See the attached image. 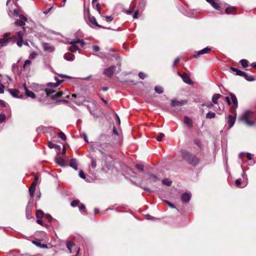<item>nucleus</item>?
I'll return each instance as SVG.
<instances>
[{
  "mask_svg": "<svg viewBox=\"0 0 256 256\" xmlns=\"http://www.w3.org/2000/svg\"><path fill=\"white\" fill-rule=\"evenodd\" d=\"M181 154L184 160L192 165L196 166L200 162V159L198 158L186 150H182Z\"/></svg>",
  "mask_w": 256,
  "mask_h": 256,
  "instance_id": "obj_1",
  "label": "nucleus"
},
{
  "mask_svg": "<svg viewBox=\"0 0 256 256\" xmlns=\"http://www.w3.org/2000/svg\"><path fill=\"white\" fill-rule=\"evenodd\" d=\"M54 80L56 81V82H49L47 84V88L44 89V92L46 94L47 96H48L50 94H53L56 92V88L64 80H59L58 78L56 76L54 77Z\"/></svg>",
  "mask_w": 256,
  "mask_h": 256,
  "instance_id": "obj_2",
  "label": "nucleus"
},
{
  "mask_svg": "<svg viewBox=\"0 0 256 256\" xmlns=\"http://www.w3.org/2000/svg\"><path fill=\"white\" fill-rule=\"evenodd\" d=\"M14 14L16 16H18L20 18V20H16L14 22V24L16 26H22L23 30L25 31L26 28L24 27V26L26 24V22L27 21L26 18L23 15L20 14L18 11L16 10H14Z\"/></svg>",
  "mask_w": 256,
  "mask_h": 256,
  "instance_id": "obj_3",
  "label": "nucleus"
},
{
  "mask_svg": "<svg viewBox=\"0 0 256 256\" xmlns=\"http://www.w3.org/2000/svg\"><path fill=\"white\" fill-rule=\"evenodd\" d=\"M252 114V112L250 110L246 111L242 116H240V120L241 121L244 122L248 126H252L254 124V122H250L248 118L250 116L251 114Z\"/></svg>",
  "mask_w": 256,
  "mask_h": 256,
  "instance_id": "obj_4",
  "label": "nucleus"
},
{
  "mask_svg": "<svg viewBox=\"0 0 256 256\" xmlns=\"http://www.w3.org/2000/svg\"><path fill=\"white\" fill-rule=\"evenodd\" d=\"M110 144L107 142L95 143L93 146V149L94 150H98L102 154H104V150L108 148Z\"/></svg>",
  "mask_w": 256,
  "mask_h": 256,
  "instance_id": "obj_5",
  "label": "nucleus"
},
{
  "mask_svg": "<svg viewBox=\"0 0 256 256\" xmlns=\"http://www.w3.org/2000/svg\"><path fill=\"white\" fill-rule=\"evenodd\" d=\"M116 70V66H112L109 68H108L104 70V74H105L108 78H111L114 73Z\"/></svg>",
  "mask_w": 256,
  "mask_h": 256,
  "instance_id": "obj_6",
  "label": "nucleus"
},
{
  "mask_svg": "<svg viewBox=\"0 0 256 256\" xmlns=\"http://www.w3.org/2000/svg\"><path fill=\"white\" fill-rule=\"evenodd\" d=\"M226 119H227L228 122V129H230L234 126V125L235 123L236 119V114H235L234 116L229 114L227 116Z\"/></svg>",
  "mask_w": 256,
  "mask_h": 256,
  "instance_id": "obj_7",
  "label": "nucleus"
},
{
  "mask_svg": "<svg viewBox=\"0 0 256 256\" xmlns=\"http://www.w3.org/2000/svg\"><path fill=\"white\" fill-rule=\"evenodd\" d=\"M146 179L150 183H152L158 180V178L155 174H151L149 172H146Z\"/></svg>",
  "mask_w": 256,
  "mask_h": 256,
  "instance_id": "obj_8",
  "label": "nucleus"
},
{
  "mask_svg": "<svg viewBox=\"0 0 256 256\" xmlns=\"http://www.w3.org/2000/svg\"><path fill=\"white\" fill-rule=\"evenodd\" d=\"M178 74L181 76L185 83L188 84H193L192 81L190 80V76L186 73L184 72L182 74Z\"/></svg>",
  "mask_w": 256,
  "mask_h": 256,
  "instance_id": "obj_9",
  "label": "nucleus"
},
{
  "mask_svg": "<svg viewBox=\"0 0 256 256\" xmlns=\"http://www.w3.org/2000/svg\"><path fill=\"white\" fill-rule=\"evenodd\" d=\"M187 102L186 100H172L171 102V106H182Z\"/></svg>",
  "mask_w": 256,
  "mask_h": 256,
  "instance_id": "obj_10",
  "label": "nucleus"
},
{
  "mask_svg": "<svg viewBox=\"0 0 256 256\" xmlns=\"http://www.w3.org/2000/svg\"><path fill=\"white\" fill-rule=\"evenodd\" d=\"M68 44H71V46L69 48V50L71 52H74L76 50H80L79 48L77 46L74 40H72L68 42Z\"/></svg>",
  "mask_w": 256,
  "mask_h": 256,
  "instance_id": "obj_11",
  "label": "nucleus"
},
{
  "mask_svg": "<svg viewBox=\"0 0 256 256\" xmlns=\"http://www.w3.org/2000/svg\"><path fill=\"white\" fill-rule=\"evenodd\" d=\"M72 96L74 98H78V100L75 102L76 104L80 105L82 104L84 101V97L81 96L80 95H77L76 94H72Z\"/></svg>",
  "mask_w": 256,
  "mask_h": 256,
  "instance_id": "obj_12",
  "label": "nucleus"
},
{
  "mask_svg": "<svg viewBox=\"0 0 256 256\" xmlns=\"http://www.w3.org/2000/svg\"><path fill=\"white\" fill-rule=\"evenodd\" d=\"M211 50V48L209 47H206L204 48H203L202 50H200L198 52L197 54L195 55H194V58H198L200 55L208 54V53Z\"/></svg>",
  "mask_w": 256,
  "mask_h": 256,
  "instance_id": "obj_13",
  "label": "nucleus"
},
{
  "mask_svg": "<svg viewBox=\"0 0 256 256\" xmlns=\"http://www.w3.org/2000/svg\"><path fill=\"white\" fill-rule=\"evenodd\" d=\"M8 91L12 96L14 98H21L22 97V95L20 94V92L16 90L10 89Z\"/></svg>",
  "mask_w": 256,
  "mask_h": 256,
  "instance_id": "obj_14",
  "label": "nucleus"
},
{
  "mask_svg": "<svg viewBox=\"0 0 256 256\" xmlns=\"http://www.w3.org/2000/svg\"><path fill=\"white\" fill-rule=\"evenodd\" d=\"M190 198H191L190 193L184 192L181 196V198H182V202H186V203L188 202Z\"/></svg>",
  "mask_w": 256,
  "mask_h": 256,
  "instance_id": "obj_15",
  "label": "nucleus"
},
{
  "mask_svg": "<svg viewBox=\"0 0 256 256\" xmlns=\"http://www.w3.org/2000/svg\"><path fill=\"white\" fill-rule=\"evenodd\" d=\"M44 49L45 51H48L49 52H53L54 51V48L51 44L45 43L43 44Z\"/></svg>",
  "mask_w": 256,
  "mask_h": 256,
  "instance_id": "obj_16",
  "label": "nucleus"
},
{
  "mask_svg": "<svg viewBox=\"0 0 256 256\" xmlns=\"http://www.w3.org/2000/svg\"><path fill=\"white\" fill-rule=\"evenodd\" d=\"M36 184H37V182H34L32 183L30 188H29L30 194V196H31V197H32V198L34 196L36 186Z\"/></svg>",
  "mask_w": 256,
  "mask_h": 256,
  "instance_id": "obj_17",
  "label": "nucleus"
},
{
  "mask_svg": "<svg viewBox=\"0 0 256 256\" xmlns=\"http://www.w3.org/2000/svg\"><path fill=\"white\" fill-rule=\"evenodd\" d=\"M24 88L26 96L31 98H36V94L28 90L25 84H24Z\"/></svg>",
  "mask_w": 256,
  "mask_h": 256,
  "instance_id": "obj_18",
  "label": "nucleus"
},
{
  "mask_svg": "<svg viewBox=\"0 0 256 256\" xmlns=\"http://www.w3.org/2000/svg\"><path fill=\"white\" fill-rule=\"evenodd\" d=\"M88 20H89V22L92 24H93L94 25L98 27H99V28L102 27L101 26H100L98 24V23L96 22V18L93 16H90L89 14H88Z\"/></svg>",
  "mask_w": 256,
  "mask_h": 256,
  "instance_id": "obj_19",
  "label": "nucleus"
},
{
  "mask_svg": "<svg viewBox=\"0 0 256 256\" xmlns=\"http://www.w3.org/2000/svg\"><path fill=\"white\" fill-rule=\"evenodd\" d=\"M207 2L210 3L211 6L215 9L218 10L220 8L219 4L216 0H206Z\"/></svg>",
  "mask_w": 256,
  "mask_h": 256,
  "instance_id": "obj_20",
  "label": "nucleus"
},
{
  "mask_svg": "<svg viewBox=\"0 0 256 256\" xmlns=\"http://www.w3.org/2000/svg\"><path fill=\"white\" fill-rule=\"evenodd\" d=\"M230 96L231 97L232 101L234 104V109H236L238 106V102L237 98H236L235 94L232 93H230Z\"/></svg>",
  "mask_w": 256,
  "mask_h": 256,
  "instance_id": "obj_21",
  "label": "nucleus"
},
{
  "mask_svg": "<svg viewBox=\"0 0 256 256\" xmlns=\"http://www.w3.org/2000/svg\"><path fill=\"white\" fill-rule=\"evenodd\" d=\"M184 122L187 126L188 128H192V120L191 118H189L188 116H184Z\"/></svg>",
  "mask_w": 256,
  "mask_h": 256,
  "instance_id": "obj_22",
  "label": "nucleus"
},
{
  "mask_svg": "<svg viewBox=\"0 0 256 256\" xmlns=\"http://www.w3.org/2000/svg\"><path fill=\"white\" fill-rule=\"evenodd\" d=\"M56 162L61 166H64L66 163L64 160L62 158H55Z\"/></svg>",
  "mask_w": 256,
  "mask_h": 256,
  "instance_id": "obj_23",
  "label": "nucleus"
},
{
  "mask_svg": "<svg viewBox=\"0 0 256 256\" xmlns=\"http://www.w3.org/2000/svg\"><path fill=\"white\" fill-rule=\"evenodd\" d=\"M74 56L72 53L68 52L64 54V58L67 60H72L74 58Z\"/></svg>",
  "mask_w": 256,
  "mask_h": 256,
  "instance_id": "obj_24",
  "label": "nucleus"
},
{
  "mask_svg": "<svg viewBox=\"0 0 256 256\" xmlns=\"http://www.w3.org/2000/svg\"><path fill=\"white\" fill-rule=\"evenodd\" d=\"M70 166L74 168L75 170H78V162L75 158H72L70 162Z\"/></svg>",
  "mask_w": 256,
  "mask_h": 256,
  "instance_id": "obj_25",
  "label": "nucleus"
},
{
  "mask_svg": "<svg viewBox=\"0 0 256 256\" xmlns=\"http://www.w3.org/2000/svg\"><path fill=\"white\" fill-rule=\"evenodd\" d=\"M11 38H0V44L2 46H6L8 44V42L10 40Z\"/></svg>",
  "mask_w": 256,
  "mask_h": 256,
  "instance_id": "obj_26",
  "label": "nucleus"
},
{
  "mask_svg": "<svg viewBox=\"0 0 256 256\" xmlns=\"http://www.w3.org/2000/svg\"><path fill=\"white\" fill-rule=\"evenodd\" d=\"M32 206L31 205L28 204L26 208V215L28 218H31L30 210H32Z\"/></svg>",
  "mask_w": 256,
  "mask_h": 256,
  "instance_id": "obj_27",
  "label": "nucleus"
},
{
  "mask_svg": "<svg viewBox=\"0 0 256 256\" xmlns=\"http://www.w3.org/2000/svg\"><path fill=\"white\" fill-rule=\"evenodd\" d=\"M221 96L220 94H214L212 98V102L214 104H216L218 103V100L220 98Z\"/></svg>",
  "mask_w": 256,
  "mask_h": 256,
  "instance_id": "obj_28",
  "label": "nucleus"
},
{
  "mask_svg": "<svg viewBox=\"0 0 256 256\" xmlns=\"http://www.w3.org/2000/svg\"><path fill=\"white\" fill-rule=\"evenodd\" d=\"M48 146L50 148H57V149H58V150L60 149V146L57 145V144H54V143H52V142H48Z\"/></svg>",
  "mask_w": 256,
  "mask_h": 256,
  "instance_id": "obj_29",
  "label": "nucleus"
},
{
  "mask_svg": "<svg viewBox=\"0 0 256 256\" xmlns=\"http://www.w3.org/2000/svg\"><path fill=\"white\" fill-rule=\"evenodd\" d=\"M64 94V92L62 91H60L57 92L54 95L52 96V98L54 100L56 98H58L62 96Z\"/></svg>",
  "mask_w": 256,
  "mask_h": 256,
  "instance_id": "obj_30",
  "label": "nucleus"
},
{
  "mask_svg": "<svg viewBox=\"0 0 256 256\" xmlns=\"http://www.w3.org/2000/svg\"><path fill=\"white\" fill-rule=\"evenodd\" d=\"M154 90L156 93H158V94H162L164 92L163 88L162 86H155Z\"/></svg>",
  "mask_w": 256,
  "mask_h": 256,
  "instance_id": "obj_31",
  "label": "nucleus"
},
{
  "mask_svg": "<svg viewBox=\"0 0 256 256\" xmlns=\"http://www.w3.org/2000/svg\"><path fill=\"white\" fill-rule=\"evenodd\" d=\"M44 216V212L42 210H36V216L38 218H42Z\"/></svg>",
  "mask_w": 256,
  "mask_h": 256,
  "instance_id": "obj_32",
  "label": "nucleus"
},
{
  "mask_svg": "<svg viewBox=\"0 0 256 256\" xmlns=\"http://www.w3.org/2000/svg\"><path fill=\"white\" fill-rule=\"evenodd\" d=\"M236 10V8L234 6H231L227 8L226 10V12L227 14H232L233 11H234Z\"/></svg>",
  "mask_w": 256,
  "mask_h": 256,
  "instance_id": "obj_33",
  "label": "nucleus"
},
{
  "mask_svg": "<svg viewBox=\"0 0 256 256\" xmlns=\"http://www.w3.org/2000/svg\"><path fill=\"white\" fill-rule=\"evenodd\" d=\"M216 116V114L214 112H209L206 114V118H212Z\"/></svg>",
  "mask_w": 256,
  "mask_h": 256,
  "instance_id": "obj_34",
  "label": "nucleus"
},
{
  "mask_svg": "<svg viewBox=\"0 0 256 256\" xmlns=\"http://www.w3.org/2000/svg\"><path fill=\"white\" fill-rule=\"evenodd\" d=\"M240 62L244 68H246L248 66V62L246 59H242L240 60Z\"/></svg>",
  "mask_w": 256,
  "mask_h": 256,
  "instance_id": "obj_35",
  "label": "nucleus"
},
{
  "mask_svg": "<svg viewBox=\"0 0 256 256\" xmlns=\"http://www.w3.org/2000/svg\"><path fill=\"white\" fill-rule=\"evenodd\" d=\"M74 246V244L73 242H66V246L68 250H70V252H72V249Z\"/></svg>",
  "mask_w": 256,
  "mask_h": 256,
  "instance_id": "obj_36",
  "label": "nucleus"
},
{
  "mask_svg": "<svg viewBox=\"0 0 256 256\" xmlns=\"http://www.w3.org/2000/svg\"><path fill=\"white\" fill-rule=\"evenodd\" d=\"M162 182L167 186H170L172 184V182L166 178L163 180Z\"/></svg>",
  "mask_w": 256,
  "mask_h": 256,
  "instance_id": "obj_37",
  "label": "nucleus"
},
{
  "mask_svg": "<svg viewBox=\"0 0 256 256\" xmlns=\"http://www.w3.org/2000/svg\"><path fill=\"white\" fill-rule=\"evenodd\" d=\"M164 136V134L163 133H160L156 136V139L158 142H161L162 138Z\"/></svg>",
  "mask_w": 256,
  "mask_h": 256,
  "instance_id": "obj_38",
  "label": "nucleus"
},
{
  "mask_svg": "<svg viewBox=\"0 0 256 256\" xmlns=\"http://www.w3.org/2000/svg\"><path fill=\"white\" fill-rule=\"evenodd\" d=\"M76 44H80L82 46H83L85 44V42L82 40H80L79 38H77L76 40H74Z\"/></svg>",
  "mask_w": 256,
  "mask_h": 256,
  "instance_id": "obj_39",
  "label": "nucleus"
},
{
  "mask_svg": "<svg viewBox=\"0 0 256 256\" xmlns=\"http://www.w3.org/2000/svg\"><path fill=\"white\" fill-rule=\"evenodd\" d=\"M246 76H244V78L246 80L248 81L252 82L254 80V78H253L252 76H249L248 74L246 73Z\"/></svg>",
  "mask_w": 256,
  "mask_h": 256,
  "instance_id": "obj_40",
  "label": "nucleus"
},
{
  "mask_svg": "<svg viewBox=\"0 0 256 256\" xmlns=\"http://www.w3.org/2000/svg\"><path fill=\"white\" fill-rule=\"evenodd\" d=\"M80 204V200H74L72 202H71V206L72 207H76L78 206V204Z\"/></svg>",
  "mask_w": 256,
  "mask_h": 256,
  "instance_id": "obj_41",
  "label": "nucleus"
},
{
  "mask_svg": "<svg viewBox=\"0 0 256 256\" xmlns=\"http://www.w3.org/2000/svg\"><path fill=\"white\" fill-rule=\"evenodd\" d=\"M31 64V61L29 60H27L24 62V68H26L27 66H28Z\"/></svg>",
  "mask_w": 256,
  "mask_h": 256,
  "instance_id": "obj_42",
  "label": "nucleus"
},
{
  "mask_svg": "<svg viewBox=\"0 0 256 256\" xmlns=\"http://www.w3.org/2000/svg\"><path fill=\"white\" fill-rule=\"evenodd\" d=\"M59 136H60V138H61L64 140H66V135L62 132H60L59 133Z\"/></svg>",
  "mask_w": 256,
  "mask_h": 256,
  "instance_id": "obj_43",
  "label": "nucleus"
},
{
  "mask_svg": "<svg viewBox=\"0 0 256 256\" xmlns=\"http://www.w3.org/2000/svg\"><path fill=\"white\" fill-rule=\"evenodd\" d=\"M17 36H18V39L20 40H23V37H24V33L22 32H17Z\"/></svg>",
  "mask_w": 256,
  "mask_h": 256,
  "instance_id": "obj_44",
  "label": "nucleus"
},
{
  "mask_svg": "<svg viewBox=\"0 0 256 256\" xmlns=\"http://www.w3.org/2000/svg\"><path fill=\"white\" fill-rule=\"evenodd\" d=\"M236 75L244 77V76H246V73L244 72L239 70L238 71V73L236 74Z\"/></svg>",
  "mask_w": 256,
  "mask_h": 256,
  "instance_id": "obj_45",
  "label": "nucleus"
},
{
  "mask_svg": "<svg viewBox=\"0 0 256 256\" xmlns=\"http://www.w3.org/2000/svg\"><path fill=\"white\" fill-rule=\"evenodd\" d=\"M91 166L93 168H96V162L94 159H92V160Z\"/></svg>",
  "mask_w": 256,
  "mask_h": 256,
  "instance_id": "obj_46",
  "label": "nucleus"
},
{
  "mask_svg": "<svg viewBox=\"0 0 256 256\" xmlns=\"http://www.w3.org/2000/svg\"><path fill=\"white\" fill-rule=\"evenodd\" d=\"M33 243L36 245V246H40V247H42V248H44L46 246V244H43L42 246H41L40 244V242H36V241H33Z\"/></svg>",
  "mask_w": 256,
  "mask_h": 256,
  "instance_id": "obj_47",
  "label": "nucleus"
},
{
  "mask_svg": "<svg viewBox=\"0 0 256 256\" xmlns=\"http://www.w3.org/2000/svg\"><path fill=\"white\" fill-rule=\"evenodd\" d=\"M37 56V52H32L30 55V58L34 59V58L36 56Z\"/></svg>",
  "mask_w": 256,
  "mask_h": 256,
  "instance_id": "obj_48",
  "label": "nucleus"
},
{
  "mask_svg": "<svg viewBox=\"0 0 256 256\" xmlns=\"http://www.w3.org/2000/svg\"><path fill=\"white\" fill-rule=\"evenodd\" d=\"M6 119V116L4 114H0V124L2 123Z\"/></svg>",
  "mask_w": 256,
  "mask_h": 256,
  "instance_id": "obj_49",
  "label": "nucleus"
},
{
  "mask_svg": "<svg viewBox=\"0 0 256 256\" xmlns=\"http://www.w3.org/2000/svg\"><path fill=\"white\" fill-rule=\"evenodd\" d=\"M138 76L140 77V78L141 79H144L146 76V75L144 73V72H140L139 74H138Z\"/></svg>",
  "mask_w": 256,
  "mask_h": 256,
  "instance_id": "obj_50",
  "label": "nucleus"
},
{
  "mask_svg": "<svg viewBox=\"0 0 256 256\" xmlns=\"http://www.w3.org/2000/svg\"><path fill=\"white\" fill-rule=\"evenodd\" d=\"M136 168L142 171L144 170V166L142 164H138L136 165Z\"/></svg>",
  "mask_w": 256,
  "mask_h": 256,
  "instance_id": "obj_51",
  "label": "nucleus"
},
{
  "mask_svg": "<svg viewBox=\"0 0 256 256\" xmlns=\"http://www.w3.org/2000/svg\"><path fill=\"white\" fill-rule=\"evenodd\" d=\"M23 40H18L16 42V44L18 47H21L22 46Z\"/></svg>",
  "mask_w": 256,
  "mask_h": 256,
  "instance_id": "obj_52",
  "label": "nucleus"
},
{
  "mask_svg": "<svg viewBox=\"0 0 256 256\" xmlns=\"http://www.w3.org/2000/svg\"><path fill=\"white\" fill-rule=\"evenodd\" d=\"M79 176L82 179L85 178V175L82 170H80L78 174Z\"/></svg>",
  "mask_w": 256,
  "mask_h": 256,
  "instance_id": "obj_53",
  "label": "nucleus"
},
{
  "mask_svg": "<svg viewBox=\"0 0 256 256\" xmlns=\"http://www.w3.org/2000/svg\"><path fill=\"white\" fill-rule=\"evenodd\" d=\"M134 11V7L130 8L128 10L126 11V13L128 14H130Z\"/></svg>",
  "mask_w": 256,
  "mask_h": 256,
  "instance_id": "obj_54",
  "label": "nucleus"
},
{
  "mask_svg": "<svg viewBox=\"0 0 256 256\" xmlns=\"http://www.w3.org/2000/svg\"><path fill=\"white\" fill-rule=\"evenodd\" d=\"M105 18L108 22H110L114 18L112 16H106Z\"/></svg>",
  "mask_w": 256,
  "mask_h": 256,
  "instance_id": "obj_55",
  "label": "nucleus"
},
{
  "mask_svg": "<svg viewBox=\"0 0 256 256\" xmlns=\"http://www.w3.org/2000/svg\"><path fill=\"white\" fill-rule=\"evenodd\" d=\"M96 8L98 10L99 14H100V4L98 3L96 4Z\"/></svg>",
  "mask_w": 256,
  "mask_h": 256,
  "instance_id": "obj_56",
  "label": "nucleus"
},
{
  "mask_svg": "<svg viewBox=\"0 0 256 256\" xmlns=\"http://www.w3.org/2000/svg\"><path fill=\"white\" fill-rule=\"evenodd\" d=\"M88 110L89 112H90V114L92 115V116H96V112H95L94 111H93V110H91V108H90V106H88Z\"/></svg>",
  "mask_w": 256,
  "mask_h": 256,
  "instance_id": "obj_57",
  "label": "nucleus"
},
{
  "mask_svg": "<svg viewBox=\"0 0 256 256\" xmlns=\"http://www.w3.org/2000/svg\"><path fill=\"white\" fill-rule=\"evenodd\" d=\"M45 217L47 218L50 222L52 220V217L50 214H46L45 215Z\"/></svg>",
  "mask_w": 256,
  "mask_h": 256,
  "instance_id": "obj_58",
  "label": "nucleus"
},
{
  "mask_svg": "<svg viewBox=\"0 0 256 256\" xmlns=\"http://www.w3.org/2000/svg\"><path fill=\"white\" fill-rule=\"evenodd\" d=\"M92 49L95 52H98L100 50V48L98 46H93Z\"/></svg>",
  "mask_w": 256,
  "mask_h": 256,
  "instance_id": "obj_59",
  "label": "nucleus"
},
{
  "mask_svg": "<svg viewBox=\"0 0 256 256\" xmlns=\"http://www.w3.org/2000/svg\"><path fill=\"white\" fill-rule=\"evenodd\" d=\"M53 8V6H52L44 12V14H48L52 9Z\"/></svg>",
  "mask_w": 256,
  "mask_h": 256,
  "instance_id": "obj_60",
  "label": "nucleus"
},
{
  "mask_svg": "<svg viewBox=\"0 0 256 256\" xmlns=\"http://www.w3.org/2000/svg\"><path fill=\"white\" fill-rule=\"evenodd\" d=\"M180 61V58H176L174 62L173 66H176V64Z\"/></svg>",
  "mask_w": 256,
  "mask_h": 256,
  "instance_id": "obj_61",
  "label": "nucleus"
},
{
  "mask_svg": "<svg viewBox=\"0 0 256 256\" xmlns=\"http://www.w3.org/2000/svg\"><path fill=\"white\" fill-rule=\"evenodd\" d=\"M85 208L86 207L84 204H80V205L79 206V210L80 211L84 210Z\"/></svg>",
  "mask_w": 256,
  "mask_h": 256,
  "instance_id": "obj_62",
  "label": "nucleus"
},
{
  "mask_svg": "<svg viewBox=\"0 0 256 256\" xmlns=\"http://www.w3.org/2000/svg\"><path fill=\"white\" fill-rule=\"evenodd\" d=\"M202 106H206L209 108H211L213 106V104H202Z\"/></svg>",
  "mask_w": 256,
  "mask_h": 256,
  "instance_id": "obj_63",
  "label": "nucleus"
},
{
  "mask_svg": "<svg viewBox=\"0 0 256 256\" xmlns=\"http://www.w3.org/2000/svg\"><path fill=\"white\" fill-rule=\"evenodd\" d=\"M241 184V180L240 179H238L236 180V186H239Z\"/></svg>",
  "mask_w": 256,
  "mask_h": 256,
  "instance_id": "obj_64",
  "label": "nucleus"
}]
</instances>
